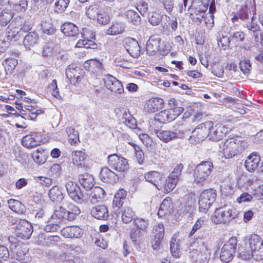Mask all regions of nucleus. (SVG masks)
Masks as SVG:
<instances>
[{
	"mask_svg": "<svg viewBox=\"0 0 263 263\" xmlns=\"http://www.w3.org/2000/svg\"><path fill=\"white\" fill-rule=\"evenodd\" d=\"M212 121H207L197 126L192 132L189 140L192 144H196L203 141L208 137L209 130L212 126Z\"/></svg>",
	"mask_w": 263,
	"mask_h": 263,
	"instance_id": "423d86ee",
	"label": "nucleus"
},
{
	"mask_svg": "<svg viewBox=\"0 0 263 263\" xmlns=\"http://www.w3.org/2000/svg\"><path fill=\"white\" fill-rule=\"evenodd\" d=\"M144 178L146 181L151 182L158 189H159V187L164 186L165 177L162 174L158 172H149L145 174Z\"/></svg>",
	"mask_w": 263,
	"mask_h": 263,
	"instance_id": "a211bd4d",
	"label": "nucleus"
},
{
	"mask_svg": "<svg viewBox=\"0 0 263 263\" xmlns=\"http://www.w3.org/2000/svg\"><path fill=\"white\" fill-rule=\"evenodd\" d=\"M238 257L242 260H248L252 257V250L245 246H241L238 248Z\"/></svg>",
	"mask_w": 263,
	"mask_h": 263,
	"instance_id": "79ce46f5",
	"label": "nucleus"
},
{
	"mask_svg": "<svg viewBox=\"0 0 263 263\" xmlns=\"http://www.w3.org/2000/svg\"><path fill=\"white\" fill-rule=\"evenodd\" d=\"M213 168V163L210 161H203L197 165L194 171V182L203 183L211 174Z\"/></svg>",
	"mask_w": 263,
	"mask_h": 263,
	"instance_id": "0eeeda50",
	"label": "nucleus"
},
{
	"mask_svg": "<svg viewBox=\"0 0 263 263\" xmlns=\"http://www.w3.org/2000/svg\"><path fill=\"white\" fill-rule=\"evenodd\" d=\"M16 227V234L22 239H29L33 232L32 226L25 220H21Z\"/></svg>",
	"mask_w": 263,
	"mask_h": 263,
	"instance_id": "dca6fc26",
	"label": "nucleus"
},
{
	"mask_svg": "<svg viewBox=\"0 0 263 263\" xmlns=\"http://www.w3.org/2000/svg\"><path fill=\"white\" fill-rule=\"evenodd\" d=\"M78 178L80 184L86 190L88 191L93 188L95 182L92 175L88 173H84L79 175Z\"/></svg>",
	"mask_w": 263,
	"mask_h": 263,
	"instance_id": "bb28decb",
	"label": "nucleus"
},
{
	"mask_svg": "<svg viewBox=\"0 0 263 263\" xmlns=\"http://www.w3.org/2000/svg\"><path fill=\"white\" fill-rule=\"evenodd\" d=\"M115 111L117 117L122 123L126 122V120L132 116L128 109L125 108H117Z\"/></svg>",
	"mask_w": 263,
	"mask_h": 263,
	"instance_id": "37998d69",
	"label": "nucleus"
},
{
	"mask_svg": "<svg viewBox=\"0 0 263 263\" xmlns=\"http://www.w3.org/2000/svg\"><path fill=\"white\" fill-rule=\"evenodd\" d=\"M39 40V34L35 32H30L25 36L23 44L26 49H30L31 47L38 43Z\"/></svg>",
	"mask_w": 263,
	"mask_h": 263,
	"instance_id": "2f4dec72",
	"label": "nucleus"
},
{
	"mask_svg": "<svg viewBox=\"0 0 263 263\" xmlns=\"http://www.w3.org/2000/svg\"><path fill=\"white\" fill-rule=\"evenodd\" d=\"M252 257L257 261L263 258V246L252 250Z\"/></svg>",
	"mask_w": 263,
	"mask_h": 263,
	"instance_id": "0e129e2a",
	"label": "nucleus"
},
{
	"mask_svg": "<svg viewBox=\"0 0 263 263\" xmlns=\"http://www.w3.org/2000/svg\"><path fill=\"white\" fill-rule=\"evenodd\" d=\"M65 186L69 197L73 201L81 203L87 200V196L84 194L76 183L69 180L66 182Z\"/></svg>",
	"mask_w": 263,
	"mask_h": 263,
	"instance_id": "9d476101",
	"label": "nucleus"
},
{
	"mask_svg": "<svg viewBox=\"0 0 263 263\" xmlns=\"http://www.w3.org/2000/svg\"><path fill=\"white\" fill-rule=\"evenodd\" d=\"M162 16L157 12H153L148 17L149 22L153 26L159 25L162 21Z\"/></svg>",
	"mask_w": 263,
	"mask_h": 263,
	"instance_id": "052dcab7",
	"label": "nucleus"
},
{
	"mask_svg": "<svg viewBox=\"0 0 263 263\" xmlns=\"http://www.w3.org/2000/svg\"><path fill=\"white\" fill-rule=\"evenodd\" d=\"M195 202V196L192 194L189 195L186 202L180 205V213L184 215H190L194 211Z\"/></svg>",
	"mask_w": 263,
	"mask_h": 263,
	"instance_id": "a878e982",
	"label": "nucleus"
},
{
	"mask_svg": "<svg viewBox=\"0 0 263 263\" xmlns=\"http://www.w3.org/2000/svg\"><path fill=\"white\" fill-rule=\"evenodd\" d=\"M98 23L102 25H106L109 22V15L104 11H101L96 17Z\"/></svg>",
	"mask_w": 263,
	"mask_h": 263,
	"instance_id": "69168bd1",
	"label": "nucleus"
},
{
	"mask_svg": "<svg viewBox=\"0 0 263 263\" xmlns=\"http://www.w3.org/2000/svg\"><path fill=\"white\" fill-rule=\"evenodd\" d=\"M103 81L106 88L114 93L121 94L124 92L122 83L116 77L110 74L105 75Z\"/></svg>",
	"mask_w": 263,
	"mask_h": 263,
	"instance_id": "4468645a",
	"label": "nucleus"
},
{
	"mask_svg": "<svg viewBox=\"0 0 263 263\" xmlns=\"http://www.w3.org/2000/svg\"><path fill=\"white\" fill-rule=\"evenodd\" d=\"M124 46L127 52L134 58H138L140 55L139 45L137 40L127 37L124 40Z\"/></svg>",
	"mask_w": 263,
	"mask_h": 263,
	"instance_id": "f3484780",
	"label": "nucleus"
},
{
	"mask_svg": "<svg viewBox=\"0 0 263 263\" xmlns=\"http://www.w3.org/2000/svg\"><path fill=\"white\" fill-rule=\"evenodd\" d=\"M81 211L79 208L68 201L63 202L62 205L57 208L51 219L55 220L59 223L65 222L66 221H73L76 219Z\"/></svg>",
	"mask_w": 263,
	"mask_h": 263,
	"instance_id": "f257e3e1",
	"label": "nucleus"
},
{
	"mask_svg": "<svg viewBox=\"0 0 263 263\" xmlns=\"http://www.w3.org/2000/svg\"><path fill=\"white\" fill-rule=\"evenodd\" d=\"M152 233L154 237L163 239L164 235V227L162 223H158L154 227Z\"/></svg>",
	"mask_w": 263,
	"mask_h": 263,
	"instance_id": "8fccbe9b",
	"label": "nucleus"
},
{
	"mask_svg": "<svg viewBox=\"0 0 263 263\" xmlns=\"http://www.w3.org/2000/svg\"><path fill=\"white\" fill-rule=\"evenodd\" d=\"M134 225L136 227L135 229L146 232L148 226V221L141 218H136L134 220Z\"/></svg>",
	"mask_w": 263,
	"mask_h": 263,
	"instance_id": "603ef678",
	"label": "nucleus"
},
{
	"mask_svg": "<svg viewBox=\"0 0 263 263\" xmlns=\"http://www.w3.org/2000/svg\"><path fill=\"white\" fill-rule=\"evenodd\" d=\"M41 28L43 32L48 35L53 34L55 32L53 25L50 22L45 21L42 22L41 24Z\"/></svg>",
	"mask_w": 263,
	"mask_h": 263,
	"instance_id": "5fc2aeb1",
	"label": "nucleus"
},
{
	"mask_svg": "<svg viewBox=\"0 0 263 263\" xmlns=\"http://www.w3.org/2000/svg\"><path fill=\"white\" fill-rule=\"evenodd\" d=\"M130 144L133 145L134 147L135 156L138 163L140 164H142L144 161V155L142 149L139 146L134 143H130Z\"/></svg>",
	"mask_w": 263,
	"mask_h": 263,
	"instance_id": "4d7b16f0",
	"label": "nucleus"
},
{
	"mask_svg": "<svg viewBox=\"0 0 263 263\" xmlns=\"http://www.w3.org/2000/svg\"><path fill=\"white\" fill-rule=\"evenodd\" d=\"M91 214L98 219L104 220L108 216V210L104 205H99L92 208Z\"/></svg>",
	"mask_w": 263,
	"mask_h": 263,
	"instance_id": "7c9ffc66",
	"label": "nucleus"
},
{
	"mask_svg": "<svg viewBox=\"0 0 263 263\" xmlns=\"http://www.w3.org/2000/svg\"><path fill=\"white\" fill-rule=\"evenodd\" d=\"M135 216V213L133 210L129 207H125L122 212V220L125 223L130 222Z\"/></svg>",
	"mask_w": 263,
	"mask_h": 263,
	"instance_id": "c03bdc74",
	"label": "nucleus"
},
{
	"mask_svg": "<svg viewBox=\"0 0 263 263\" xmlns=\"http://www.w3.org/2000/svg\"><path fill=\"white\" fill-rule=\"evenodd\" d=\"M57 221H53L52 223L47 224L44 227V230L47 232H54L60 229V227Z\"/></svg>",
	"mask_w": 263,
	"mask_h": 263,
	"instance_id": "338daca9",
	"label": "nucleus"
},
{
	"mask_svg": "<svg viewBox=\"0 0 263 263\" xmlns=\"http://www.w3.org/2000/svg\"><path fill=\"white\" fill-rule=\"evenodd\" d=\"M246 27L250 33H256L260 31V26L256 22H254V16L251 17V21H248L243 25Z\"/></svg>",
	"mask_w": 263,
	"mask_h": 263,
	"instance_id": "49530a36",
	"label": "nucleus"
},
{
	"mask_svg": "<svg viewBox=\"0 0 263 263\" xmlns=\"http://www.w3.org/2000/svg\"><path fill=\"white\" fill-rule=\"evenodd\" d=\"M49 197L52 201H61L64 197L61 191L58 186H54L49 191Z\"/></svg>",
	"mask_w": 263,
	"mask_h": 263,
	"instance_id": "a19ab883",
	"label": "nucleus"
},
{
	"mask_svg": "<svg viewBox=\"0 0 263 263\" xmlns=\"http://www.w3.org/2000/svg\"><path fill=\"white\" fill-rule=\"evenodd\" d=\"M160 39L155 35L151 36L146 43V51L149 55L155 54L160 46Z\"/></svg>",
	"mask_w": 263,
	"mask_h": 263,
	"instance_id": "b1692460",
	"label": "nucleus"
},
{
	"mask_svg": "<svg viewBox=\"0 0 263 263\" xmlns=\"http://www.w3.org/2000/svg\"><path fill=\"white\" fill-rule=\"evenodd\" d=\"M226 133L224 126L221 125H215L210 128L209 130L208 137L210 140L213 141L220 140Z\"/></svg>",
	"mask_w": 263,
	"mask_h": 263,
	"instance_id": "393cba45",
	"label": "nucleus"
},
{
	"mask_svg": "<svg viewBox=\"0 0 263 263\" xmlns=\"http://www.w3.org/2000/svg\"><path fill=\"white\" fill-rule=\"evenodd\" d=\"M154 133L157 137L166 143L177 138L182 139L185 134L184 131L177 129L175 131L154 129Z\"/></svg>",
	"mask_w": 263,
	"mask_h": 263,
	"instance_id": "ddd939ff",
	"label": "nucleus"
},
{
	"mask_svg": "<svg viewBox=\"0 0 263 263\" xmlns=\"http://www.w3.org/2000/svg\"><path fill=\"white\" fill-rule=\"evenodd\" d=\"M108 163L112 169L119 172H126L129 168L127 160L116 154L108 156Z\"/></svg>",
	"mask_w": 263,
	"mask_h": 263,
	"instance_id": "f8f14e48",
	"label": "nucleus"
},
{
	"mask_svg": "<svg viewBox=\"0 0 263 263\" xmlns=\"http://www.w3.org/2000/svg\"><path fill=\"white\" fill-rule=\"evenodd\" d=\"M12 5L16 11L24 12L27 9L28 3L26 0H20L18 3H14Z\"/></svg>",
	"mask_w": 263,
	"mask_h": 263,
	"instance_id": "e2e57ef3",
	"label": "nucleus"
},
{
	"mask_svg": "<svg viewBox=\"0 0 263 263\" xmlns=\"http://www.w3.org/2000/svg\"><path fill=\"white\" fill-rule=\"evenodd\" d=\"M8 241L10 243V249L11 251L16 254V259L20 261L25 259V252L23 250L21 247L18 245V241L14 236H9Z\"/></svg>",
	"mask_w": 263,
	"mask_h": 263,
	"instance_id": "6ab92c4d",
	"label": "nucleus"
},
{
	"mask_svg": "<svg viewBox=\"0 0 263 263\" xmlns=\"http://www.w3.org/2000/svg\"><path fill=\"white\" fill-rule=\"evenodd\" d=\"M236 216V214L234 209L224 206L215 210L212 220L216 224L226 223L235 218Z\"/></svg>",
	"mask_w": 263,
	"mask_h": 263,
	"instance_id": "39448f33",
	"label": "nucleus"
},
{
	"mask_svg": "<svg viewBox=\"0 0 263 263\" xmlns=\"http://www.w3.org/2000/svg\"><path fill=\"white\" fill-rule=\"evenodd\" d=\"M49 173L52 177H59L62 174V169L59 164H54L50 167Z\"/></svg>",
	"mask_w": 263,
	"mask_h": 263,
	"instance_id": "bf43d9fd",
	"label": "nucleus"
},
{
	"mask_svg": "<svg viewBox=\"0 0 263 263\" xmlns=\"http://www.w3.org/2000/svg\"><path fill=\"white\" fill-rule=\"evenodd\" d=\"M184 108L182 107L169 108L167 111L170 117V120H171V121H173L181 114Z\"/></svg>",
	"mask_w": 263,
	"mask_h": 263,
	"instance_id": "864d4df0",
	"label": "nucleus"
},
{
	"mask_svg": "<svg viewBox=\"0 0 263 263\" xmlns=\"http://www.w3.org/2000/svg\"><path fill=\"white\" fill-rule=\"evenodd\" d=\"M87 157V155L82 151H74L72 153V160L73 164L77 166L82 165Z\"/></svg>",
	"mask_w": 263,
	"mask_h": 263,
	"instance_id": "c9c22d12",
	"label": "nucleus"
},
{
	"mask_svg": "<svg viewBox=\"0 0 263 263\" xmlns=\"http://www.w3.org/2000/svg\"><path fill=\"white\" fill-rule=\"evenodd\" d=\"M209 1L210 0H196L194 3L195 13L196 14L198 13L204 14L208 9Z\"/></svg>",
	"mask_w": 263,
	"mask_h": 263,
	"instance_id": "4c0bfd02",
	"label": "nucleus"
},
{
	"mask_svg": "<svg viewBox=\"0 0 263 263\" xmlns=\"http://www.w3.org/2000/svg\"><path fill=\"white\" fill-rule=\"evenodd\" d=\"M183 168V166L181 163L178 164L170 174L168 179H165L164 190L167 193H170L175 187L180 180Z\"/></svg>",
	"mask_w": 263,
	"mask_h": 263,
	"instance_id": "9b49d317",
	"label": "nucleus"
},
{
	"mask_svg": "<svg viewBox=\"0 0 263 263\" xmlns=\"http://www.w3.org/2000/svg\"><path fill=\"white\" fill-rule=\"evenodd\" d=\"M104 190L100 186H95L89 194V198L91 202L95 203L101 200L105 196Z\"/></svg>",
	"mask_w": 263,
	"mask_h": 263,
	"instance_id": "72a5a7b5",
	"label": "nucleus"
},
{
	"mask_svg": "<svg viewBox=\"0 0 263 263\" xmlns=\"http://www.w3.org/2000/svg\"><path fill=\"white\" fill-rule=\"evenodd\" d=\"M61 233L66 238H79L82 236V231L78 227H66L61 230Z\"/></svg>",
	"mask_w": 263,
	"mask_h": 263,
	"instance_id": "cd10ccee",
	"label": "nucleus"
},
{
	"mask_svg": "<svg viewBox=\"0 0 263 263\" xmlns=\"http://www.w3.org/2000/svg\"><path fill=\"white\" fill-rule=\"evenodd\" d=\"M100 177L104 182L116 183L118 181V176L107 167H104L102 168Z\"/></svg>",
	"mask_w": 263,
	"mask_h": 263,
	"instance_id": "4be33fe9",
	"label": "nucleus"
},
{
	"mask_svg": "<svg viewBox=\"0 0 263 263\" xmlns=\"http://www.w3.org/2000/svg\"><path fill=\"white\" fill-rule=\"evenodd\" d=\"M248 146L247 141L237 137H232L223 142L222 152L226 159H230L240 155Z\"/></svg>",
	"mask_w": 263,
	"mask_h": 263,
	"instance_id": "f03ea898",
	"label": "nucleus"
},
{
	"mask_svg": "<svg viewBox=\"0 0 263 263\" xmlns=\"http://www.w3.org/2000/svg\"><path fill=\"white\" fill-rule=\"evenodd\" d=\"M245 244L247 248H250L251 250L263 246L262 241L260 237L255 234L250 235L249 239L245 241Z\"/></svg>",
	"mask_w": 263,
	"mask_h": 263,
	"instance_id": "473e14b6",
	"label": "nucleus"
},
{
	"mask_svg": "<svg viewBox=\"0 0 263 263\" xmlns=\"http://www.w3.org/2000/svg\"><path fill=\"white\" fill-rule=\"evenodd\" d=\"M65 73L71 83L75 84L81 81L83 77L82 70L74 64L69 65L66 68Z\"/></svg>",
	"mask_w": 263,
	"mask_h": 263,
	"instance_id": "2eb2a0df",
	"label": "nucleus"
},
{
	"mask_svg": "<svg viewBox=\"0 0 263 263\" xmlns=\"http://www.w3.org/2000/svg\"><path fill=\"white\" fill-rule=\"evenodd\" d=\"M13 13L10 10L5 8L0 11V25L6 26L12 19Z\"/></svg>",
	"mask_w": 263,
	"mask_h": 263,
	"instance_id": "e433bc0d",
	"label": "nucleus"
},
{
	"mask_svg": "<svg viewBox=\"0 0 263 263\" xmlns=\"http://www.w3.org/2000/svg\"><path fill=\"white\" fill-rule=\"evenodd\" d=\"M23 22L25 23L26 21H24L22 17H17L8 26L6 33V37L8 41L18 40L21 37L22 30L26 32L31 29L29 26H26L25 24L22 26Z\"/></svg>",
	"mask_w": 263,
	"mask_h": 263,
	"instance_id": "20e7f679",
	"label": "nucleus"
},
{
	"mask_svg": "<svg viewBox=\"0 0 263 263\" xmlns=\"http://www.w3.org/2000/svg\"><path fill=\"white\" fill-rule=\"evenodd\" d=\"M100 12L97 5H92L86 10V13L90 18L96 19Z\"/></svg>",
	"mask_w": 263,
	"mask_h": 263,
	"instance_id": "13d9d810",
	"label": "nucleus"
},
{
	"mask_svg": "<svg viewBox=\"0 0 263 263\" xmlns=\"http://www.w3.org/2000/svg\"><path fill=\"white\" fill-rule=\"evenodd\" d=\"M155 121H158L160 123H165L171 121L170 120V117L168 114L167 110L161 111L159 113L155 115Z\"/></svg>",
	"mask_w": 263,
	"mask_h": 263,
	"instance_id": "de8ad7c7",
	"label": "nucleus"
},
{
	"mask_svg": "<svg viewBox=\"0 0 263 263\" xmlns=\"http://www.w3.org/2000/svg\"><path fill=\"white\" fill-rule=\"evenodd\" d=\"M62 32L66 36L74 37L79 34L78 27L70 22L64 23L61 26Z\"/></svg>",
	"mask_w": 263,
	"mask_h": 263,
	"instance_id": "c85d7f7f",
	"label": "nucleus"
},
{
	"mask_svg": "<svg viewBox=\"0 0 263 263\" xmlns=\"http://www.w3.org/2000/svg\"><path fill=\"white\" fill-rule=\"evenodd\" d=\"M205 224V218L202 217L199 218L193 226L190 233V236H193L195 232Z\"/></svg>",
	"mask_w": 263,
	"mask_h": 263,
	"instance_id": "6e6d98bb",
	"label": "nucleus"
},
{
	"mask_svg": "<svg viewBox=\"0 0 263 263\" xmlns=\"http://www.w3.org/2000/svg\"><path fill=\"white\" fill-rule=\"evenodd\" d=\"M240 68L244 73H249L251 70V65L249 60H242L239 63Z\"/></svg>",
	"mask_w": 263,
	"mask_h": 263,
	"instance_id": "774afa93",
	"label": "nucleus"
},
{
	"mask_svg": "<svg viewBox=\"0 0 263 263\" xmlns=\"http://www.w3.org/2000/svg\"><path fill=\"white\" fill-rule=\"evenodd\" d=\"M260 157L257 152H253L247 157L245 166L250 172H254L258 168Z\"/></svg>",
	"mask_w": 263,
	"mask_h": 263,
	"instance_id": "aec40b11",
	"label": "nucleus"
},
{
	"mask_svg": "<svg viewBox=\"0 0 263 263\" xmlns=\"http://www.w3.org/2000/svg\"><path fill=\"white\" fill-rule=\"evenodd\" d=\"M237 240L236 237H231L221 249L220 259L223 262H229L234 258Z\"/></svg>",
	"mask_w": 263,
	"mask_h": 263,
	"instance_id": "1a4fd4ad",
	"label": "nucleus"
},
{
	"mask_svg": "<svg viewBox=\"0 0 263 263\" xmlns=\"http://www.w3.org/2000/svg\"><path fill=\"white\" fill-rule=\"evenodd\" d=\"M17 63V60L14 58H7L3 61V65L5 70L4 78H5L6 75L11 74L13 72Z\"/></svg>",
	"mask_w": 263,
	"mask_h": 263,
	"instance_id": "f704fd0d",
	"label": "nucleus"
},
{
	"mask_svg": "<svg viewBox=\"0 0 263 263\" xmlns=\"http://www.w3.org/2000/svg\"><path fill=\"white\" fill-rule=\"evenodd\" d=\"M69 2L70 0H56L54 5V11L57 13L64 12L67 8Z\"/></svg>",
	"mask_w": 263,
	"mask_h": 263,
	"instance_id": "a18cd8bd",
	"label": "nucleus"
},
{
	"mask_svg": "<svg viewBox=\"0 0 263 263\" xmlns=\"http://www.w3.org/2000/svg\"><path fill=\"white\" fill-rule=\"evenodd\" d=\"M125 26L121 22H116L107 30L106 33L108 35H118L124 32Z\"/></svg>",
	"mask_w": 263,
	"mask_h": 263,
	"instance_id": "58836bf2",
	"label": "nucleus"
},
{
	"mask_svg": "<svg viewBox=\"0 0 263 263\" xmlns=\"http://www.w3.org/2000/svg\"><path fill=\"white\" fill-rule=\"evenodd\" d=\"M142 237V232L141 230L133 228L130 232V238L134 245H138L141 240Z\"/></svg>",
	"mask_w": 263,
	"mask_h": 263,
	"instance_id": "09e8293b",
	"label": "nucleus"
},
{
	"mask_svg": "<svg viewBox=\"0 0 263 263\" xmlns=\"http://www.w3.org/2000/svg\"><path fill=\"white\" fill-rule=\"evenodd\" d=\"M8 204L10 209L15 212H18L22 206V203L20 201L14 199L8 200Z\"/></svg>",
	"mask_w": 263,
	"mask_h": 263,
	"instance_id": "680f3d73",
	"label": "nucleus"
},
{
	"mask_svg": "<svg viewBox=\"0 0 263 263\" xmlns=\"http://www.w3.org/2000/svg\"><path fill=\"white\" fill-rule=\"evenodd\" d=\"M189 256L193 261L196 262L198 257H202L206 259L211 255V250L208 248L203 237L198 236L191 242L189 247Z\"/></svg>",
	"mask_w": 263,
	"mask_h": 263,
	"instance_id": "7ed1b4c3",
	"label": "nucleus"
},
{
	"mask_svg": "<svg viewBox=\"0 0 263 263\" xmlns=\"http://www.w3.org/2000/svg\"><path fill=\"white\" fill-rule=\"evenodd\" d=\"M163 100L160 98L149 100L144 107L146 112L152 114L161 109L163 107Z\"/></svg>",
	"mask_w": 263,
	"mask_h": 263,
	"instance_id": "412c9836",
	"label": "nucleus"
},
{
	"mask_svg": "<svg viewBox=\"0 0 263 263\" xmlns=\"http://www.w3.org/2000/svg\"><path fill=\"white\" fill-rule=\"evenodd\" d=\"M124 16L129 22L134 25L137 26L140 23L141 18L139 14L133 10H128L126 11L124 13Z\"/></svg>",
	"mask_w": 263,
	"mask_h": 263,
	"instance_id": "ea45409f",
	"label": "nucleus"
},
{
	"mask_svg": "<svg viewBox=\"0 0 263 263\" xmlns=\"http://www.w3.org/2000/svg\"><path fill=\"white\" fill-rule=\"evenodd\" d=\"M173 206L170 197L165 198L160 204L158 215L160 217H164L165 215H169L173 210Z\"/></svg>",
	"mask_w": 263,
	"mask_h": 263,
	"instance_id": "c756f323",
	"label": "nucleus"
},
{
	"mask_svg": "<svg viewBox=\"0 0 263 263\" xmlns=\"http://www.w3.org/2000/svg\"><path fill=\"white\" fill-rule=\"evenodd\" d=\"M216 198L215 190L212 189L205 190L200 195L199 198V210L206 213Z\"/></svg>",
	"mask_w": 263,
	"mask_h": 263,
	"instance_id": "6e6552de",
	"label": "nucleus"
},
{
	"mask_svg": "<svg viewBox=\"0 0 263 263\" xmlns=\"http://www.w3.org/2000/svg\"><path fill=\"white\" fill-rule=\"evenodd\" d=\"M41 138L36 134L26 135L22 138V145L29 148H33L40 144Z\"/></svg>",
	"mask_w": 263,
	"mask_h": 263,
	"instance_id": "5701e85b",
	"label": "nucleus"
},
{
	"mask_svg": "<svg viewBox=\"0 0 263 263\" xmlns=\"http://www.w3.org/2000/svg\"><path fill=\"white\" fill-rule=\"evenodd\" d=\"M179 243L176 239L173 237L170 242V251L173 257L179 258L180 257V250Z\"/></svg>",
	"mask_w": 263,
	"mask_h": 263,
	"instance_id": "3c124183",
	"label": "nucleus"
}]
</instances>
